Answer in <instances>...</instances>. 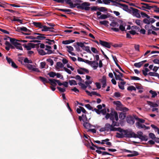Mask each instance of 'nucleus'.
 Masks as SVG:
<instances>
[{"instance_id":"f257e3e1","label":"nucleus","mask_w":159,"mask_h":159,"mask_svg":"<svg viewBox=\"0 0 159 159\" xmlns=\"http://www.w3.org/2000/svg\"><path fill=\"white\" fill-rule=\"evenodd\" d=\"M106 132L116 131H118L119 132H121V128H114L112 126V125H111L108 123H106L105 125Z\"/></svg>"},{"instance_id":"2f4dec72","label":"nucleus","mask_w":159,"mask_h":159,"mask_svg":"<svg viewBox=\"0 0 159 159\" xmlns=\"http://www.w3.org/2000/svg\"><path fill=\"white\" fill-rule=\"evenodd\" d=\"M98 19H105L107 18L108 16L105 14H102L99 16H98Z\"/></svg>"},{"instance_id":"9b49d317","label":"nucleus","mask_w":159,"mask_h":159,"mask_svg":"<svg viewBox=\"0 0 159 159\" xmlns=\"http://www.w3.org/2000/svg\"><path fill=\"white\" fill-rule=\"evenodd\" d=\"M99 42L100 44L102 46L109 48H111V46L110 43L107 42L103 41L101 40H99Z\"/></svg>"},{"instance_id":"5701e85b","label":"nucleus","mask_w":159,"mask_h":159,"mask_svg":"<svg viewBox=\"0 0 159 159\" xmlns=\"http://www.w3.org/2000/svg\"><path fill=\"white\" fill-rule=\"evenodd\" d=\"M148 102L149 105L152 107H157L158 106V105L157 103L150 101H148Z\"/></svg>"},{"instance_id":"f3484780","label":"nucleus","mask_w":159,"mask_h":159,"mask_svg":"<svg viewBox=\"0 0 159 159\" xmlns=\"http://www.w3.org/2000/svg\"><path fill=\"white\" fill-rule=\"evenodd\" d=\"M49 81V83L50 84L54 87H55L57 85V84L56 83V80H57L55 79H49L48 80Z\"/></svg>"},{"instance_id":"6ab92c4d","label":"nucleus","mask_w":159,"mask_h":159,"mask_svg":"<svg viewBox=\"0 0 159 159\" xmlns=\"http://www.w3.org/2000/svg\"><path fill=\"white\" fill-rule=\"evenodd\" d=\"M132 153L133 154H129L127 155V157H133L138 155L139 154L138 152L136 151H132Z\"/></svg>"},{"instance_id":"37998d69","label":"nucleus","mask_w":159,"mask_h":159,"mask_svg":"<svg viewBox=\"0 0 159 159\" xmlns=\"http://www.w3.org/2000/svg\"><path fill=\"white\" fill-rule=\"evenodd\" d=\"M56 10L63 12H70L71 10L69 9L56 8Z\"/></svg>"},{"instance_id":"49530a36","label":"nucleus","mask_w":159,"mask_h":159,"mask_svg":"<svg viewBox=\"0 0 159 159\" xmlns=\"http://www.w3.org/2000/svg\"><path fill=\"white\" fill-rule=\"evenodd\" d=\"M48 75L50 77L54 78L55 76H56V73L55 72L51 71L49 73Z\"/></svg>"},{"instance_id":"6e6d98bb","label":"nucleus","mask_w":159,"mask_h":159,"mask_svg":"<svg viewBox=\"0 0 159 159\" xmlns=\"http://www.w3.org/2000/svg\"><path fill=\"white\" fill-rule=\"evenodd\" d=\"M70 7L71 8H74L76 7V6L78 7L79 6V3H76L73 4L72 2L70 5Z\"/></svg>"},{"instance_id":"412c9836","label":"nucleus","mask_w":159,"mask_h":159,"mask_svg":"<svg viewBox=\"0 0 159 159\" xmlns=\"http://www.w3.org/2000/svg\"><path fill=\"white\" fill-rule=\"evenodd\" d=\"M139 136V138L142 141H147L148 140V137L145 135L142 136L140 135Z\"/></svg>"},{"instance_id":"2eb2a0df","label":"nucleus","mask_w":159,"mask_h":159,"mask_svg":"<svg viewBox=\"0 0 159 159\" xmlns=\"http://www.w3.org/2000/svg\"><path fill=\"white\" fill-rule=\"evenodd\" d=\"M85 92L88 95L91 97L93 95H96L99 97H101V95L100 94L97 93L96 92L92 91L90 93L88 90H86Z\"/></svg>"},{"instance_id":"58836bf2","label":"nucleus","mask_w":159,"mask_h":159,"mask_svg":"<svg viewBox=\"0 0 159 159\" xmlns=\"http://www.w3.org/2000/svg\"><path fill=\"white\" fill-rule=\"evenodd\" d=\"M127 89L128 91H132L133 90L136 91V88L133 86H130L128 87Z\"/></svg>"},{"instance_id":"a19ab883","label":"nucleus","mask_w":159,"mask_h":159,"mask_svg":"<svg viewBox=\"0 0 159 159\" xmlns=\"http://www.w3.org/2000/svg\"><path fill=\"white\" fill-rule=\"evenodd\" d=\"M149 93L152 94V98H155L157 95V94L155 91H153L152 90H150Z\"/></svg>"},{"instance_id":"603ef678","label":"nucleus","mask_w":159,"mask_h":159,"mask_svg":"<svg viewBox=\"0 0 159 159\" xmlns=\"http://www.w3.org/2000/svg\"><path fill=\"white\" fill-rule=\"evenodd\" d=\"M136 124L137 126L138 127V128L139 129L141 128H144V127H143V125H142L139 122H137L136 123Z\"/></svg>"},{"instance_id":"aec40b11","label":"nucleus","mask_w":159,"mask_h":159,"mask_svg":"<svg viewBox=\"0 0 159 159\" xmlns=\"http://www.w3.org/2000/svg\"><path fill=\"white\" fill-rule=\"evenodd\" d=\"M33 24L36 27L42 28L43 25L41 22H34L33 23Z\"/></svg>"},{"instance_id":"0e129e2a","label":"nucleus","mask_w":159,"mask_h":159,"mask_svg":"<svg viewBox=\"0 0 159 159\" xmlns=\"http://www.w3.org/2000/svg\"><path fill=\"white\" fill-rule=\"evenodd\" d=\"M57 88L58 89L59 91L63 93L66 91V89L64 88H62L59 87H57Z\"/></svg>"},{"instance_id":"4c0bfd02","label":"nucleus","mask_w":159,"mask_h":159,"mask_svg":"<svg viewBox=\"0 0 159 159\" xmlns=\"http://www.w3.org/2000/svg\"><path fill=\"white\" fill-rule=\"evenodd\" d=\"M143 65V63L141 61L138 63H135L134 64V66L138 68H140Z\"/></svg>"},{"instance_id":"680f3d73","label":"nucleus","mask_w":159,"mask_h":159,"mask_svg":"<svg viewBox=\"0 0 159 159\" xmlns=\"http://www.w3.org/2000/svg\"><path fill=\"white\" fill-rule=\"evenodd\" d=\"M99 23L101 25H106L109 23V22L107 20H104L102 21H100Z\"/></svg>"},{"instance_id":"4be33fe9","label":"nucleus","mask_w":159,"mask_h":159,"mask_svg":"<svg viewBox=\"0 0 159 159\" xmlns=\"http://www.w3.org/2000/svg\"><path fill=\"white\" fill-rule=\"evenodd\" d=\"M126 82L125 81H121L120 83H119L118 86L120 89L123 90L124 89V85L126 84Z\"/></svg>"},{"instance_id":"a878e982","label":"nucleus","mask_w":159,"mask_h":159,"mask_svg":"<svg viewBox=\"0 0 159 159\" xmlns=\"http://www.w3.org/2000/svg\"><path fill=\"white\" fill-rule=\"evenodd\" d=\"M75 41V40H70L63 41L62 43L64 44H68L71 43H72Z\"/></svg>"},{"instance_id":"ea45409f","label":"nucleus","mask_w":159,"mask_h":159,"mask_svg":"<svg viewBox=\"0 0 159 159\" xmlns=\"http://www.w3.org/2000/svg\"><path fill=\"white\" fill-rule=\"evenodd\" d=\"M39 53L41 55H44L46 54V52L43 49H39L38 50Z\"/></svg>"},{"instance_id":"e2e57ef3","label":"nucleus","mask_w":159,"mask_h":159,"mask_svg":"<svg viewBox=\"0 0 159 159\" xmlns=\"http://www.w3.org/2000/svg\"><path fill=\"white\" fill-rule=\"evenodd\" d=\"M143 23L148 25L150 24L149 19H148L146 18H144L143 21Z\"/></svg>"},{"instance_id":"393cba45","label":"nucleus","mask_w":159,"mask_h":159,"mask_svg":"<svg viewBox=\"0 0 159 159\" xmlns=\"http://www.w3.org/2000/svg\"><path fill=\"white\" fill-rule=\"evenodd\" d=\"M39 78L41 80L43 83L44 84H45L46 83H49V80H48L47 79L41 76H39Z\"/></svg>"},{"instance_id":"864d4df0","label":"nucleus","mask_w":159,"mask_h":159,"mask_svg":"<svg viewBox=\"0 0 159 159\" xmlns=\"http://www.w3.org/2000/svg\"><path fill=\"white\" fill-rule=\"evenodd\" d=\"M131 80H142L141 78L135 76H131L130 77Z\"/></svg>"},{"instance_id":"72a5a7b5","label":"nucleus","mask_w":159,"mask_h":159,"mask_svg":"<svg viewBox=\"0 0 159 159\" xmlns=\"http://www.w3.org/2000/svg\"><path fill=\"white\" fill-rule=\"evenodd\" d=\"M110 25L113 27H118L119 26V24L117 22L113 21L110 24Z\"/></svg>"},{"instance_id":"1a4fd4ad","label":"nucleus","mask_w":159,"mask_h":159,"mask_svg":"<svg viewBox=\"0 0 159 159\" xmlns=\"http://www.w3.org/2000/svg\"><path fill=\"white\" fill-rule=\"evenodd\" d=\"M87 64L92 67L93 68L94 70L96 69L98 67V62L95 61H89V63H87Z\"/></svg>"},{"instance_id":"0eeeda50","label":"nucleus","mask_w":159,"mask_h":159,"mask_svg":"<svg viewBox=\"0 0 159 159\" xmlns=\"http://www.w3.org/2000/svg\"><path fill=\"white\" fill-rule=\"evenodd\" d=\"M138 134H137L134 133V132H132V131H130V133L129 134H127V136L128 137V138H138L139 136L140 135L141 136L143 135V133L141 131H139L137 133Z\"/></svg>"},{"instance_id":"423d86ee","label":"nucleus","mask_w":159,"mask_h":159,"mask_svg":"<svg viewBox=\"0 0 159 159\" xmlns=\"http://www.w3.org/2000/svg\"><path fill=\"white\" fill-rule=\"evenodd\" d=\"M141 4L144 5H145L146 6H142L140 7H138L140 9L143 10H145V9L150 10L151 8H155L156 9L157 7V6L156 5L149 6L148 4L145 3H141Z\"/></svg>"},{"instance_id":"09e8293b","label":"nucleus","mask_w":159,"mask_h":159,"mask_svg":"<svg viewBox=\"0 0 159 159\" xmlns=\"http://www.w3.org/2000/svg\"><path fill=\"white\" fill-rule=\"evenodd\" d=\"M66 48L68 49L67 51L70 53L71 52L74 50L73 48L71 46H66Z\"/></svg>"},{"instance_id":"c756f323","label":"nucleus","mask_w":159,"mask_h":159,"mask_svg":"<svg viewBox=\"0 0 159 159\" xmlns=\"http://www.w3.org/2000/svg\"><path fill=\"white\" fill-rule=\"evenodd\" d=\"M78 84L81 86V88L83 90H85L87 87V86L81 82L78 83Z\"/></svg>"},{"instance_id":"f03ea898","label":"nucleus","mask_w":159,"mask_h":159,"mask_svg":"<svg viewBox=\"0 0 159 159\" xmlns=\"http://www.w3.org/2000/svg\"><path fill=\"white\" fill-rule=\"evenodd\" d=\"M90 5V3L87 2H82L80 4L79 3V6L77 7L78 9L81 10H85L86 11H89L90 9L89 7Z\"/></svg>"},{"instance_id":"dca6fc26","label":"nucleus","mask_w":159,"mask_h":159,"mask_svg":"<svg viewBox=\"0 0 159 159\" xmlns=\"http://www.w3.org/2000/svg\"><path fill=\"white\" fill-rule=\"evenodd\" d=\"M112 58L114 61L116 65L118 67L120 70L123 72L125 73L124 71L122 70V69L120 66L118 64V61L117 60L116 57L115 56H113L112 55Z\"/></svg>"},{"instance_id":"cd10ccee","label":"nucleus","mask_w":159,"mask_h":159,"mask_svg":"<svg viewBox=\"0 0 159 159\" xmlns=\"http://www.w3.org/2000/svg\"><path fill=\"white\" fill-rule=\"evenodd\" d=\"M126 117V113H125L121 112L119 115V117L121 120H123Z\"/></svg>"},{"instance_id":"3c124183","label":"nucleus","mask_w":159,"mask_h":159,"mask_svg":"<svg viewBox=\"0 0 159 159\" xmlns=\"http://www.w3.org/2000/svg\"><path fill=\"white\" fill-rule=\"evenodd\" d=\"M114 111H111V115L110 118V120L112 121L114 120Z\"/></svg>"},{"instance_id":"9d476101","label":"nucleus","mask_w":159,"mask_h":159,"mask_svg":"<svg viewBox=\"0 0 159 159\" xmlns=\"http://www.w3.org/2000/svg\"><path fill=\"white\" fill-rule=\"evenodd\" d=\"M22 46L26 49L27 50H30L31 48H35V44L31 43H28L27 45L25 44H23Z\"/></svg>"},{"instance_id":"a18cd8bd","label":"nucleus","mask_w":159,"mask_h":159,"mask_svg":"<svg viewBox=\"0 0 159 159\" xmlns=\"http://www.w3.org/2000/svg\"><path fill=\"white\" fill-rule=\"evenodd\" d=\"M5 44L6 45H8L9 47H10V48H11V49H14L15 48V46H12L10 43L7 41H6L5 42Z\"/></svg>"},{"instance_id":"ddd939ff","label":"nucleus","mask_w":159,"mask_h":159,"mask_svg":"<svg viewBox=\"0 0 159 159\" xmlns=\"http://www.w3.org/2000/svg\"><path fill=\"white\" fill-rule=\"evenodd\" d=\"M118 7L122 8L124 10L128 12H129L130 11V9L128 8V6L124 4L119 3Z\"/></svg>"},{"instance_id":"473e14b6","label":"nucleus","mask_w":159,"mask_h":159,"mask_svg":"<svg viewBox=\"0 0 159 159\" xmlns=\"http://www.w3.org/2000/svg\"><path fill=\"white\" fill-rule=\"evenodd\" d=\"M69 83L70 85L71 86L73 85H76L77 84L75 80H69Z\"/></svg>"},{"instance_id":"f8f14e48","label":"nucleus","mask_w":159,"mask_h":159,"mask_svg":"<svg viewBox=\"0 0 159 159\" xmlns=\"http://www.w3.org/2000/svg\"><path fill=\"white\" fill-rule=\"evenodd\" d=\"M7 38L10 39L11 43L15 46H16V45H21V44L18 42L20 41L19 40H17L14 38H12L9 37H7Z\"/></svg>"},{"instance_id":"c9c22d12","label":"nucleus","mask_w":159,"mask_h":159,"mask_svg":"<svg viewBox=\"0 0 159 159\" xmlns=\"http://www.w3.org/2000/svg\"><path fill=\"white\" fill-rule=\"evenodd\" d=\"M100 81L102 84L106 83L107 79L106 77L105 76H103L102 77V79L100 80Z\"/></svg>"},{"instance_id":"20e7f679","label":"nucleus","mask_w":159,"mask_h":159,"mask_svg":"<svg viewBox=\"0 0 159 159\" xmlns=\"http://www.w3.org/2000/svg\"><path fill=\"white\" fill-rule=\"evenodd\" d=\"M113 103L116 106V109L117 110L123 111L124 112H125L128 110V108L123 107V105L120 101H114Z\"/></svg>"},{"instance_id":"e433bc0d","label":"nucleus","mask_w":159,"mask_h":159,"mask_svg":"<svg viewBox=\"0 0 159 159\" xmlns=\"http://www.w3.org/2000/svg\"><path fill=\"white\" fill-rule=\"evenodd\" d=\"M83 49L84 50H85L87 52L89 53H91L92 52L89 49V46H84V47L83 48Z\"/></svg>"},{"instance_id":"13d9d810","label":"nucleus","mask_w":159,"mask_h":159,"mask_svg":"<svg viewBox=\"0 0 159 159\" xmlns=\"http://www.w3.org/2000/svg\"><path fill=\"white\" fill-rule=\"evenodd\" d=\"M75 79L79 80L80 82H81L83 80L81 78V77L79 75H77L75 76Z\"/></svg>"},{"instance_id":"bb28decb","label":"nucleus","mask_w":159,"mask_h":159,"mask_svg":"<svg viewBox=\"0 0 159 159\" xmlns=\"http://www.w3.org/2000/svg\"><path fill=\"white\" fill-rule=\"evenodd\" d=\"M77 60L78 61H79L83 62L87 64V63H89V60L84 59L80 57H78Z\"/></svg>"},{"instance_id":"79ce46f5","label":"nucleus","mask_w":159,"mask_h":159,"mask_svg":"<svg viewBox=\"0 0 159 159\" xmlns=\"http://www.w3.org/2000/svg\"><path fill=\"white\" fill-rule=\"evenodd\" d=\"M98 10L99 11H100L103 12L107 11V9L105 7H98Z\"/></svg>"},{"instance_id":"f704fd0d","label":"nucleus","mask_w":159,"mask_h":159,"mask_svg":"<svg viewBox=\"0 0 159 159\" xmlns=\"http://www.w3.org/2000/svg\"><path fill=\"white\" fill-rule=\"evenodd\" d=\"M76 43L77 45L81 47L82 49L85 46L84 45V43L86 44L85 42H84V43H82V42H77Z\"/></svg>"},{"instance_id":"052dcab7","label":"nucleus","mask_w":159,"mask_h":159,"mask_svg":"<svg viewBox=\"0 0 159 159\" xmlns=\"http://www.w3.org/2000/svg\"><path fill=\"white\" fill-rule=\"evenodd\" d=\"M149 137L152 139H154L156 138L155 134L153 133H150L149 134Z\"/></svg>"},{"instance_id":"69168bd1","label":"nucleus","mask_w":159,"mask_h":159,"mask_svg":"<svg viewBox=\"0 0 159 159\" xmlns=\"http://www.w3.org/2000/svg\"><path fill=\"white\" fill-rule=\"evenodd\" d=\"M135 22L138 25L140 26L142 21L140 20L137 19L135 20Z\"/></svg>"},{"instance_id":"6e6552de","label":"nucleus","mask_w":159,"mask_h":159,"mask_svg":"<svg viewBox=\"0 0 159 159\" xmlns=\"http://www.w3.org/2000/svg\"><path fill=\"white\" fill-rule=\"evenodd\" d=\"M33 34L38 35V36L35 37V39H36L39 40L44 39L46 38L45 36L50 35H45V34H40L38 33H34Z\"/></svg>"},{"instance_id":"774afa93","label":"nucleus","mask_w":159,"mask_h":159,"mask_svg":"<svg viewBox=\"0 0 159 159\" xmlns=\"http://www.w3.org/2000/svg\"><path fill=\"white\" fill-rule=\"evenodd\" d=\"M63 69L66 72L69 74H70L71 73V71L69 69L66 68V67H64Z\"/></svg>"},{"instance_id":"c03bdc74","label":"nucleus","mask_w":159,"mask_h":159,"mask_svg":"<svg viewBox=\"0 0 159 159\" xmlns=\"http://www.w3.org/2000/svg\"><path fill=\"white\" fill-rule=\"evenodd\" d=\"M112 125L114 128H115V126H119V124L117 122H116L113 120L112 121Z\"/></svg>"},{"instance_id":"7c9ffc66","label":"nucleus","mask_w":159,"mask_h":159,"mask_svg":"<svg viewBox=\"0 0 159 159\" xmlns=\"http://www.w3.org/2000/svg\"><path fill=\"white\" fill-rule=\"evenodd\" d=\"M83 126L86 129H88L91 127V125L89 123L86 122L84 123Z\"/></svg>"},{"instance_id":"4468645a","label":"nucleus","mask_w":159,"mask_h":159,"mask_svg":"<svg viewBox=\"0 0 159 159\" xmlns=\"http://www.w3.org/2000/svg\"><path fill=\"white\" fill-rule=\"evenodd\" d=\"M126 120L128 123L130 124L133 125L135 122V119L131 116L127 117Z\"/></svg>"},{"instance_id":"4d7b16f0","label":"nucleus","mask_w":159,"mask_h":159,"mask_svg":"<svg viewBox=\"0 0 159 159\" xmlns=\"http://www.w3.org/2000/svg\"><path fill=\"white\" fill-rule=\"evenodd\" d=\"M119 28V30H120L122 31H126L125 26H123L122 24L120 25Z\"/></svg>"},{"instance_id":"39448f33","label":"nucleus","mask_w":159,"mask_h":159,"mask_svg":"<svg viewBox=\"0 0 159 159\" xmlns=\"http://www.w3.org/2000/svg\"><path fill=\"white\" fill-rule=\"evenodd\" d=\"M130 10L131 11H130L129 12L132 13L133 16L138 18H140L141 17V16L140 15V12H139V11H140L132 7H130Z\"/></svg>"},{"instance_id":"5fc2aeb1","label":"nucleus","mask_w":159,"mask_h":159,"mask_svg":"<svg viewBox=\"0 0 159 159\" xmlns=\"http://www.w3.org/2000/svg\"><path fill=\"white\" fill-rule=\"evenodd\" d=\"M135 119L136 120H138L139 123H143L144 122L145 120L144 119H140L139 118V117H137L135 118Z\"/></svg>"},{"instance_id":"338daca9","label":"nucleus","mask_w":159,"mask_h":159,"mask_svg":"<svg viewBox=\"0 0 159 159\" xmlns=\"http://www.w3.org/2000/svg\"><path fill=\"white\" fill-rule=\"evenodd\" d=\"M85 106L89 110H92L93 109V107H92L89 104H86L85 105Z\"/></svg>"},{"instance_id":"b1692460","label":"nucleus","mask_w":159,"mask_h":159,"mask_svg":"<svg viewBox=\"0 0 159 159\" xmlns=\"http://www.w3.org/2000/svg\"><path fill=\"white\" fill-rule=\"evenodd\" d=\"M64 65L60 62H57L56 63V68L57 69H58L59 68L64 67Z\"/></svg>"},{"instance_id":"c85d7f7f","label":"nucleus","mask_w":159,"mask_h":159,"mask_svg":"<svg viewBox=\"0 0 159 159\" xmlns=\"http://www.w3.org/2000/svg\"><path fill=\"white\" fill-rule=\"evenodd\" d=\"M17 31L19 32L20 31V30L24 31L26 32V31H29L28 29L25 27H17Z\"/></svg>"},{"instance_id":"bf43d9fd","label":"nucleus","mask_w":159,"mask_h":159,"mask_svg":"<svg viewBox=\"0 0 159 159\" xmlns=\"http://www.w3.org/2000/svg\"><path fill=\"white\" fill-rule=\"evenodd\" d=\"M110 2H111L112 3V5L116 6L118 7V5H119V2H116V1H114L113 0H110Z\"/></svg>"},{"instance_id":"a211bd4d","label":"nucleus","mask_w":159,"mask_h":159,"mask_svg":"<svg viewBox=\"0 0 159 159\" xmlns=\"http://www.w3.org/2000/svg\"><path fill=\"white\" fill-rule=\"evenodd\" d=\"M96 152L99 154L102 153V155H108L112 156V155L111 154L107 152H102L100 150H96Z\"/></svg>"},{"instance_id":"8fccbe9b","label":"nucleus","mask_w":159,"mask_h":159,"mask_svg":"<svg viewBox=\"0 0 159 159\" xmlns=\"http://www.w3.org/2000/svg\"><path fill=\"white\" fill-rule=\"evenodd\" d=\"M114 119L116 121H117L119 120L118 115L116 111H114Z\"/></svg>"},{"instance_id":"de8ad7c7","label":"nucleus","mask_w":159,"mask_h":159,"mask_svg":"<svg viewBox=\"0 0 159 159\" xmlns=\"http://www.w3.org/2000/svg\"><path fill=\"white\" fill-rule=\"evenodd\" d=\"M91 144L92 145V146H90V148L91 149L93 150H95V149L94 148V147H95L97 149L98 146H97V145H94L91 141Z\"/></svg>"},{"instance_id":"7ed1b4c3","label":"nucleus","mask_w":159,"mask_h":159,"mask_svg":"<svg viewBox=\"0 0 159 159\" xmlns=\"http://www.w3.org/2000/svg\"><path fill=\"white\" fill-rule=\"evenodd\" d=\"M121 129L122 131L120 132L121 133L120 134L118 132L116 133V137L119 138H122L124 137L128 138V137H127V134H129V133H130V131H129L127 129L124 130L121 128Z\"/></svg>"}]
</instances>
